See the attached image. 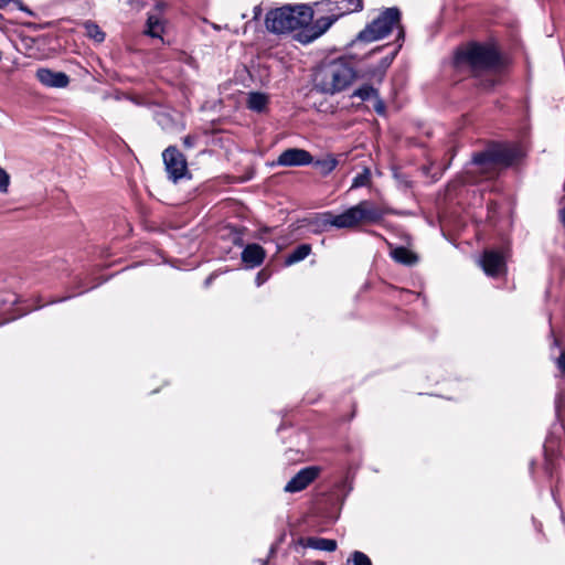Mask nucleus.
I'll use <instances>...</instances> for the list:
<instances>
[{
    "label": "nucleus",
    "mask_w": 565,
    "mask_h": 565,
    "mask_svg": "<svg viewBox=\"0 0 565 565\" xmlns=\"http://www.w3.org/2000/svg\"><path fill=\"white\" fill-rule=\"evenodd\" d=\"M403 43H397L396 49L393 51V53L390 56L384 57L381 61L380 67L383 72L386 71V68L392 64L393 60L395 58L397 52L401 50Z\"/></svg>",
    "instance_id": "24"
},
{
    "label": "nucleus",
    "mask_w": 565,
    "mask_h": 565,
    "mask_svg": "<svg viewBox=\"0 0 565 565\" xmlns=\"http://www.w3.org/2000/svg\"><path fill=\"white\" fill-rule=\"evenodd\" d=\"M260 565H267L266 561H260Z\"/></svg>",
    "instance_id": "33"
},
{
    "label": "nucleus",
    "mask_w": 565,
    "mask_h": 565,
    "mask_svg": "<svg viewBox=\"0 0 565 565\" xmlns=\"http://www.w3.org/2000/svg\"><path fill=\"white\" fill-rule=\"evenodd\" d=\"M329 3L332 1V0H327Z\"/></svg>",
    "instance_id": "34"
},
{
    "label": "nucleus",
    "mask_w": 565,
    "mask_h": 565,
    "mask_svg": "<svg viewBox=\"0 0 565 565\" xmlns=\"http://www.w3.org/2000/svg\"><path fill=\"white\" fill-rule=\"evenodd\" d=\"M15 3H17V6L20 8V10H25V11H26V9L22 7V4H21V2H20V1H15ZM28 12H29L30 14H32V12H31V11H29V10H28Z\"/></svg>",
    "instance_id": "32"
},
{
    "label": "nucleus",
    "mask_w": 565,
    "mask_h": 565,
    "mask_svg": "<svg viewBox=\"0 0 565 565\" xmlns=\"http://www.w3.org/2000/svg\"><path fill=\"white\" fill-rule=\"evenodd\" d=\"M370 180H371V172L369 169H364L363 172L356 174L353 178L351 188L365 186L370 183Z\"/></svg>",
    "instance_id": "23"
},
{
    "label": "nucleus",
    "mask_w": 565,
    "mask_h": 565,
    "mask_svg": "<svg viewBox=\"0 0 565 565\" xmlns=\"http://www.w3.org/2000/svg\"><path fill=\"white\" fill-rule=\"evenodd\" d=\"M10 185V175L0 167V192L7 193Z\"/></svg>",
    "instance_id": "25"
},
{
    "label": "nucleus",
    "mask_w": 565,
    "mask_h": 565,
    "mask_svg": "<svg viewBox=\"0 0 565 565\" xmlns=\"http://www.w3.org/2000/svg\"><path fill=\"white\" fill-rule=\"evenodd\" d=\"M196 137L195 136H186L184 137L183 139V145L186 147V148H192L195 146L196 143Z\"/></svg>",
    "instance_id": "27"
},
{
    "label": "nucleus",
    "mask_w": 565,
    "mask_h": 565,
    "mask_svg": "<svg viewBox=\"0 0 565 565\" xmlns=\"http://www.w3.org/2000/svg\"><path fill=\"white\" fill-rule=\"evenodd\" d=\"M162 157L169 179L177 182L185 175L188 171L186 160L175 147L167 148Z\"/></svg>",
    "instance_id": "8"
},
{
    "label": "nucleus",
    "mask_w": 565,
    "mask_h": 565,
    "mask_svg": "<svg viewBox=\"0 0 565 565\" xmlns=\"http://www.w3.org/2000/svg\"><path fill=\"white\" fill-rule=\"evenodd\" d=\"M84 29L86 36L94 40L95 42L102 43L105 40V33L95 22L86 21L84 23Z\"/></svg>",
    "instance_id": "19"
},
{
    "label": "nucleus",
    "mask_w": 565,
    "mask_h": 565,
    "mask_svg": "<svg viewBox=\"0 0 565 565\" xmlns=\"http://www.w3.org/2000/svg\"><path fill=\"white\" fill-rule=\"evenodd\" d=\"M394 28L398 30L396 42L403 43L405 31L401 25V11L395 7L386 8L380 12L377 18L372 20L360 31L355 41L366 43L379 41L387 36Z\"/></svg>",
    "instance_id": "4"
},
{
    "label": "nucleus",
    "mask_w": 565,
    "mask_h": 565,
    "mask_svg": "<svg viewBox=\"0 0 565 565\" xmlns=\"http://www.w3.org/2000/svg\"><path fill=\"white\" fill-rule=\"evenodd\" d=\"M345 565H372L367 555L362 552L355 551L350 558L347 559Z\"/></svg>",
    "instance_id": "22"
},
{
    "label": "nucleus",
    "mask_w": 565,
    "mask_h": 565,
    "mask_svg": "<svg viewBox=\"0 0 565 565\" xmlns=\"http://www.w3.org/2000/svg\"><path fill=\"white\" fill-rule=\"evenodd\" d=\"M353 97H358L360 98L361 100H366V99H370L372 97H377V90L370 86V85H364L358 89H355L353 92Z\"/></svg>",
    "instance_id": "21"
},
{
    "label": "nucleus",
    "mask_w": 565,
    "mask_h": 565,
    "mask_svg": "<svg viewBox=\"0 0 565 565\" xmlns=\"http://www.w3.org/2000/svg\"><path fill=\"white\" fill-rule=\"evenodd\" d=\"M320 468L313 466L306 467L287 482L284 490L289 493L302 491L318 478Z\"/></svg>",
    "instance_id": "9"
},
{
    "label": "nucleus",
    "mask_w": 565,
    "mask_h": 565,
    "mask_svg": "<svg viewBox=\"0 0 565 565\" xmlns=\"http://www.w3.org/2000/svg\"><path fill=\"white\" fill-rule=\"evenodd\" d=\"M313 18V12L310 7L306 4L299 6H284L281 8L273 9L266 14L265 24L268 31L276 34H285L296 30H301L297 34L299 42L300 38L308 32L309 29L315 26L310 24Z\"/></svg>",
    "instance_id": "2"
},
{
    "label": "nucleus",
    "mask_w": 565,
    "mask_h": 565,
    "mask_svg": "<svg viewBox=\"0 0 565 565\" xmlns=\"http://www.w3.org/2000/svg\"><path fill=\"white\" fill-rule=\"evenodd\" d=\"M268 104V96L264 93L252 92L247 97V107L254 111H263L266 109Z\"/></svg>",
    "instance_id": "16"
},
{
    "label": "nucleus",
    "mask_w": 565,
    "mask_h": 565,
    "mask_svg": "<svg viewBox=\"0 0 565 565\" xmlns=\"http://www.w3.org/2000/svg\"><path fill=\"white\" fill-rule=\"evenodd\" d=\"M265 258V250L258 244H249L242 252V260L248 268L259 266Z\"/></svg>",
    "instance_id": "13"
},
{
    "label": "nucleus",
    "mask_w": 565,
    "mask_h": 565,
    "mask_svg": "<svg viewBox=\"0 0 565 565\" xmlns=\"http://www.w3.org/2000/svg\"><path fill=\"white\" fill-rule=\"evenodd\" d=\"M497 63V51L492 46L479 43H470L456 54V65L458 67L468 66L476 73L491 68Z\"/></svg>",
    "instance_id": "5"
},
{
    "label": "nucleus",
    "mask_w": 565,
    "mask_h": 565,
    "mask_svg": "<svg viewBox=\"0 0 565 565\" xmlns=\"http://www.w3.org/2000/svg\"><path fill=\"white\" fill-rule=\"evenodd\" d=\"M392 258L404 265H413L417 262V256L405 247H396L391 252Z\"/></svg>",
    "instance_id": "17"
},
{
    "label": "nucleus",
    "mask_w": 565,
    "mask_h": 565,
    "mask_svg": "<svg viewBox=\"0 0 565 565\" xmlns=\"http://www.w3.org/2000/svg\"><path fill=\"white\" fill-rule=\"evenodd\" d=\"M311 163L312 156L300 148H289L282 151L277 159V164L281 167H301Z\"/></svg>",
    "instance_id": "10"
},
{
    "label": "nucleus",
    "mask_w": 565,
    "mask_h": 565,
    "mask_svg": "<svg viewBox=\"0 0 565 565\" xmlns=\"http://www.w3.org/2000/svg\"><path fill=\"white\" fill-rule=\"evenodd\" d=\"M340 11L331 17H323L315 22V26L305 33L300 41L303 44L310 43L321 36L342 15L359 12L363 9V0H342Z\"/></svg>",
    "instance_id": "7"
},
{
    "label": "nucleus",
    "mask_w": 565,
    "mask_h": 565,
    "mask_svg": "<svg viewBox=\"0 0 565 565\" xmlns=\"http://www.w3.org/2000/svg\"><path fill=\"white\" fill-rule=\"evenodd\" d=\"M375 110L380 114L384 111V105L382 104L381 100H379L377 104L375 105Z\"/></svg>",
    "instance_id": "30"
},
{
    "label": "nucleus",
    "mask_w": 565,
    "mask_h": 565,
    "mask_svg": "<svg viewBox=\"0 0 565 565\" xmlns=\"http://www.w3.org/2000/svg\"><path fill=\"white\" fill-rule=\"evenodd\" d=\"M522 156V150L515 146H498L472 157L471 166L478 171L487 172L497 166H511Z\"/></svg>",
    "instance_id": "6"
},
{
    "label": "nucleus",
    "mask_w": 565,
    "mask_h": 565,
    "mask_svg": "<svg viewBox=\"0 0 565 565\" xmlns=\"http://www.w3.org/2000/svg\"><path fill=\"white\" fill-rule=\"evenodd\" d=\"M355 76V71L349 63L335 60L319 68L315 84L320 92L333 95L349 87Z\"/></svg>",
    "instance_id": "3"
},
{
    "label": "nucleus",
    "mask_w": 565,
    "mask_h": 565,
    "mask_svg": "<svg viewBox=\"0 0 565 565\" xmlns=\"http://www.w3.org/2000/svg\"><path fill=\"white\" fill-rule=\"evenodd\" d=\"M480 265L488 276L497 277L505 271V259L502 253L489 249L483 253Z\"/></svg>",
    "instance_id": "11"
},
{
    "label": "nucleus",
    "mask_w": 565,
    "mask_h": 565,
    "mask_svg": "<svg viewBox=\"0 0 565 565\" xmlns=\"http://www.w3.org/2000/svg\"><path fill=\"white\" fill-rule=\"evenodd\" d=\"M11 0H0V9L6 7Z\"/></svg>",
    "instance_id": "31"
},
{
    "label": "nucleus",
    "mask_w": 565,
    "mask_h": 565,
    "mask_svg": "<svg viewBox=\"0 0 565 565\" xmlns=\"http://www.w3.org/2000/svg\"><path fill=\"white\" fill-rule=\"evenodd\" d=\"M260 14H262V8L259 6H256L254 8V19H256V20L259 19Z\"/></svg>",
    "instance_id": "29"
},
{
    "label": "nucleus",
    "mask_w": 565,
    "mask_h": 565,
    "mask_svg": "<svg viewBox=\"0 0 565 565\" xmlns=\"http://www.w3.org/2000/svg\"><path fill=\"white\" fill-rule=\"evenodd\" d=\"M268 274H266L264 270L259 271L255 279L256 285L262 286L268 279Z\"/></svg>",
    "instance_id": "26"
},
{
    "label": "nucleus",
    "mask_w": 565,
    "mask_h": 565,
    "mask_svg": "<svg viewBox=\"0 0 565 565\" xmlns=\"http://www.w3.org/2000/svg\"><path fill=\"white\" fill-rule=\"evenodd\" d=\"M388 212V209L380 206L373 201L363 200L341 214L331 212L317 214L313 224L320 231H328L330 227L354 228L363 224L380 223Z\"/></svg>",
    "instance_id": "1"
},
{
    "label": "nucleus",
    "mask_w": 565,
    "mask_h": 565,
    "mask_svg": "<svg viewBox=\"0 0 565 565\" xmlns=\"http://www.w3.org/2000/svg\"><path fill=\"white\" fill-rule=\"evenodd\" d=\"M303 547H310L319 551L333 552L337 550V542L331 539L307 537L299 541Z\"/></svg>",
    "instance_id": "14"
},
{
    "label": "nucleus",
    "mask_w": 565,
    "mask_h": 565,
    "mask_svg": "<svg viewBox=\"0 0 565 565\" xmlns=\"http://www.w3.org/2000/svg\"><path fill=\"white\" fill-rule=\"evenodd\" d=\"M36 78L47 87L62 88L68 85V76L65 73L54 72L49 68L38 70Z\"/></svg>",
    "instance_id": "12"
},
{
    "label": "nucleus",
    "mask_w": 565,
    "mask_h": 565,
    "mask_svg": "<svg viewBox=\"0 0 565 565\" xmlns=\"http://www.w3.org/2000/svg\"><path fill=\"white\" fill-rule=\"evenodd\" d=\"M164 32V23L159 12L149 13L146 33L152 38H161Z\"/></svg>",
    "instance_id": "15"
},
{
    "label": "nucleus",
    "mask_w": 565,
    "mask_h": 565,
    "mask_svg": "<svg viewBox=\"0 0 565 565\" xmlns=\"http://www.w3.org/2000/svg\"><path fill=\"white\" fill-rule=\"evenodd\" d=\"M312 163L321 174L327 175L335 169L338 161L335 158L329 156L328 158L322 160H312Z\"/></svg>",
    "instance_id": "20"
},
{
    "label": "nucleus",
    "mask_w": 565,
    "mask_h": 565,
    "mask_svg": "<svg viewBox=\"0 0 565 565\" xmlns=\"http://www.w3.org/2000/svg\"><path fill=\"white\" fill-rule=\"evenodd\" d=\"M311 253V246L309 244H301L297 246L292 253L288 255L285 260L287 266L296 264L300 260H303Z\"/></svg>",
    "instance_id": "18"
},
{
    "label": "nucleus",
    "mask_w": 565,
    "mask_h": 565,
    "mask_svg": "<svg viewBox=\"0 0 565 565\" xmlns=\"http://www.w3.org/2000/svg\"><path fill=\"white\" fill-rule=\"evenodd\" d=\"M557 366L561 370V372L565 375V351L557 359Z\"/></svg>",
    "instance_id": "28"
}]
</instances>
